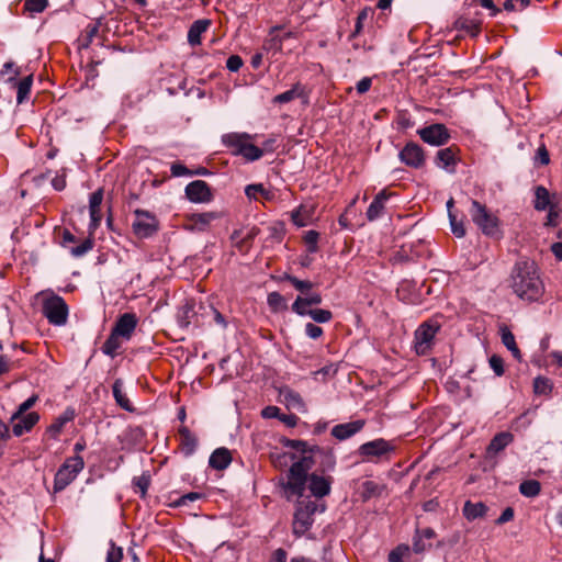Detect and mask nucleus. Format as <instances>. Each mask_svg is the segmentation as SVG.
Segmentation results:
<instances>
[{"label": "nucleus", "mask_w": 562, "mask_h": 562, "mask_svg": "<svg viewBox=\"0 0 562 562\" xmlns=\"http://www.w3.org/2000/svg\"><path fill=\"white\" fill-rule=\"evenodd\" d=\"M313 459L310 456H303L300 460L293 462L289 470L288 482L285 490L291 495L304 497V492L307 487L311 494L316 498H322L330 493L331 477L318 474L307 475V472L313 467Z\"/></svg>", "instance_id": "obj_1"}, {"label": "nucleus", "mask_w": 562, "mask_h": 562, "mask_svg": "<svg viewBox=\"0 0 562 562\" xmlns=\"http://www.w3.org/2000/svg\"><path fill=\"white\" fill-rule=\"evenodd\" d=\"M509 288L522 301L537 302L544 293V284L533 260H518L509 274Z\"/></svg>", "instance_id": "obj_2"}, {"label": "nucleus", "mask_w": 562, "mask_h": 562, "mask_svg": "<svg viewBox=\"0 0 562 562\" xmlns=\"http://www.w3.org/2000/svg\"><path fill=\"white\" fill-rule=\"evenodd\" d=\"M296 508L293 517V532L296 536L304 535L314 522V514L316 512H324V505L319 504L317 499L313 501L310 497H299Z\"/></svg>", "instance_id": "obj_3"}, {"label": "nucleus", "mask_w": 562, "mask_h": 562, "mask_svg": "<svg viewBox=\"0 0 562 562\" xmlns=\"http://www.w3.org/2000/svg\"><path fill=\"white\" fill-rule=\"evenodd\" d=\"M42 299V313L55 326H63L67 322L68 306L65 300L54 292L40 293Z\"/></svg>", "instance_id": "obj_4"}, {"label": "nucleus", "mask_w": 562, "mask_h": 562, "mask_svg": "<svg viewBox=\"0 0 562 562\" xmlns=\"http://www.w3.org/2000/svg\"><path fill=\"white\" fill-rule=\"evenodd\" d=\"M469 213L473 223L484 235L491 237L499 236V220L496 215L491 213L484 204H481L476 200H472Z\"/></svg>", "instance_id": "obj_5"}, {"label": "nucleus", "mask_w": 562, "mask_h": 562, "mask_svg": "<svg viewBox=\"0 0 562 562\" xmlns=\"http://www.w3.org/2000/svg\"><path fill=\"white\" fill-rule=\"evenodd\" d=\"M440 327L441 324L436 318L428 319L417 327L414 335V347L417 355H427L431 350Z\"/></svg>", "instance_id": "obj_6"}, {"label": "nucleus", "mask_w": 562, "mask_h": 562, "mask_svg": "<svg viewBox=\"0 0 562 562\" xmlns=\"http://www.w3.org/2000/svg\"><path fill=\"white\" fill-rule=\"evenodd\" d=\"M83 467L85 461L79 456L66 459L55 475L54 491L60 492L66 488L82 471Z\"/></svg>", "instance_id": "obj_7"}, {"label": "nucleus", "mask_w": 562, "mask_h": 562, "mask_svg": "<svg viewBox=\"0 0 562 562\" xmlns=\"http://www.w3.org/2000/svg\"><path fill=\"white\" fill-rule=\"evenodd\" d=\"M134 216L132 227L137 237L147 238L158 231L159 222L153 213L137 209L134 211Z\"/></svg>", "instance_id": "obj_8"}, {"label": "nucleus", "mask_w": 562, "mask_h": 562, "mask_svg": "<svg viewBox=\"0 0 562 562\" xmlns=\"http://www.w3.org/2000/svg\"><path fill=\"white\" fill-rule=\"evenodd\" d=\"M417 134L423 139V142L431 146H442L450 139V133L448 128L440 123L419 128Z\"/></svg>", "instance_id": "obj_9"}, {"label": "nucleus", "mask_w": 562, "mask_h": 562, "mask_svg": "<svg viewBox=\"0 0 562 562\" xmlns=\"http://www.w3.org/2000/svg\"><path fill=\"white\" fill-rule=\"evenodd\" d=\"M223 216L221 212L211 211L204 213H193L187 217L184 228L189 232H205L211 224Z\"/></svg>", "instance_id": "obj_10"}, {"label": "nucleus", "mask_w": 562, "mask_h": 562, "mask_svg": "<svg viewBox=\"0 0 562 562\" xmlns=\"http://www.w3.org/2000/svg\"><path fill=\"white\" fill-rule=\"evenodd\" d=\"M400 160L407 167L419 169L425 165L424 149L416 143L409 142L400 151Z\"/></svg>", "instance_id": "obj_11"}, {"label": "nucleus", "mask_w": 562, "mask_h": 562, "mask_svg": "<svg viewBox=\"0 0 562 562\" xmlns=\"http://www.w3.org/2000/svg\"><path fill=\"white\" fill-rule=\"evenodd\" d=\"M186 195L193 203H206L212 200L210 187L202 180L190 182L186 187Z\"/></svg>", "instance_id": "obj_12"}, {"label": "nucleus", "mask_w": 562, "mask_h": 562, "mask_svg": "<svg viewBox=\"0 0 562 562\" xmlns=\"http://www.w3.org/2000/svg\"><path fill=\"white\" fill-rule=\"evenodd\" d=\"M251 136L247 133H228L222 136L223 144L229 148L231 153L239 156Z\"/></svg>", "instance_id": "obj_13"}, {"label": "nucleus", "mask_w": 562, "mask_h": 562, "mask_svg": "<svg viewBox=\"0 0 562 562\" xmlns=\"http://www.w3.org/2000/svg\"><path fill=\"white\" fill-rule=\"evenodd\" d=\"M136 325L137 318L135 314L125 313L117 319L112 331L127 340L131 338L133 331L136 328Z\"/></svg>", "instance_id": "obj_14"}, {"label": "nucleus", "mask_w": 562, "mask_h": 562, "mask_svg": "<svg viewBox=\"0 0 562 562\" xmlns=\"http://www.w3.org/2000/svg\"><path fill=\"white\" fill-rule=\"evenodd\" d=\"M40 420V415L35 412L23 414L20 418L12 420V431L14 436L20 437L24 432L30 431Z\"/></svg>", "instance_id": "obj_15"}, {"label": "nucleus", "mask_w": 562, "mask_h": 562, "mask_svg": "<svg viewBox=\"0 0 562 562\" xmlns=\"http://www.w3.org/2000/svg\"><path fill=\"white\" fill-rule=\"evenodd\" d=\"M363 426V420H355L346 424H339L333 427L331 436H334L338 440H345L360 431Z\"/></svg>", "instance_id": "obj_16"}, {"label": "nucleus", "mask_w": 562, "mask_h": 562, "mask_svg": "<svg viewBox=\"0 0 562 562\" xmlns=\"http://www.w3.org/2000/svg\"><path fill=\"white\" fill-rule=\"evenodd\" d=\"M457 164V148L451 146L437 151L436 165L439 168L452 171Z\"/></svg>", "instance_id": "obj_17"}, {"label": "nucleus", "mask_w": 562, "mask_h": 562, "mask_svg": "<svg viewBox=\"0 0 562 562\" xmlns=\"http://www.w3.org/2000/svg\"><path fill=\"white\" fill-rule=\"evenodd\" d=\"M322 303V295L319 293H312L306 297L297 296L296 300L292 304V311L300 315L304 316L310 311L307 307L311 305H318Z\"/></svg>", "instance_id": "obj_18"}, {"label": "nucleus", "mask_w": 562, "mask_h": 562, "mask_svg": "<svg viewBox=\"0 0 562 562\" xmlns=\"http://www.w3.org/2000/svg\"><path fill=\"white\" fill-rule=\"evenodd\" d=\"M389 196H390V194L385 190L380 191L375 195V198L369 205L367 213H366L367 218L369 221H371V222L375 221L376 218H379L382 215L383 210H384V204H385L386 200L389 199Z\"/></svg>", "instance_id": "obj_19"}, {"label": "nucleus", "mask_w": 562, "mask_h": 562, "mask_svg": "<svg viewBox=\"0 0 562 562\" xmlns=\"http://www.w3.org/2000/svg\"><path fill=\"white\" fill-rule=\"evenodd\" d=\"M514 440V436L508 431H503L494 436L491 440L486 453L488 457L495 456L504 450Z\"/></svg>", "instance_id": "obj_20"}, {"label": "nucleus", "mask_w": 562, "mask_h": 562, "mask_svg": "<svg viewBox=\"0 0 562 562\" xmlns=\"http://www.w3.org/2000/svg\"><path fill=\"white\" fill-rule=\"evenodd\" d=\"M211 22L206 19L196 20L190 26L188 32V42L191 46L201 44V35L207 31Z\"/></svg>", "instance_id": "obj_21"}, {"label": "nucleus", "mask_w": 562, "mask_h": 562, "mask_svg": "<svg viewBox=\"0 0 562 562\" xmlns=\"http://www.w3.org/2000/svg\"><path fill=\"white\" fill-rule=\"evenodd\" d=\"M232 462V456L226 448L216 449L210 457L209 464L216 470L226 469Z\"/></svg>", "instance_id": "obj_22"}, {"label": "nucleus", "mask_w": 562, "mask_h": 562, "mask_svg": "<svg viewBox=\"0 0 562 562\" xmlns=\"http://www.w3.org/2000/svg\"><path fill=\"white\" fill-rule=\"evenodd\" d=\"M390 449V446L387 441L383 439L373 440L367 443H363L360 447V453L362 456H373V457H380L384 453H386Z\"/></svg>", "instance_id": "obj_23"}, {"label": "nucleus", "mask_w": 562, "mask_h": 562, "mask_svg": "<svg viewBox=\"0 0 562 562\" xmlns=\"http://www.w3.org/2000/svg\"><path fill=\"white\" fill-rule=\"evenodd\" d=\"M486 512H487V507L485 504H483L481 502L472 503L470 501H467L464 503V506L462 509L463 516L470 521L484 517Z\"/></svg>", "instance_id": "obj_24"}, {"label": "nucleus", "mask_w": 562, "mask_h": 562, "mask_svg": "<svg viewBox=\"0 0 562 562\" xmlns=\"http://www.w3.org/2000/svg\"><path fill=\"white\" fill-rule=\"evenodd\" d=\"M113 396L116 404L127 412H133L134 408L127 397V395L123 392V381L121 379H116L112 386Z\"/></svg>", "instance_id": "obj_25"}, {"label": "nucleus", "mask_w": 562, "mask_h": 562, "mask_svg": "<svg viewBox=\"0 0 562 562\" xmlns=\"http://www.w3.org/2000/svg\"><path fill=\"white\" fill-rule=\"evenodd\" d=\"M550 206L552 204L549 191L544 187L538 186L535 190V209L544 211Z\"/></svg>", "instance_id": "obj_26"}, {"label": "nucleus", "mask_w": 562, "mask_h": 562, "mask_svg": "<svg viewBox=\"0 0 562 562\" xmlns=\"http://www.w3.org/2000/svg\"><path fill=\"white\" fill-rule=\"evenodd\" d=\"M284 403L289 408L296 409L299 412H305V404L301 395L294 391L285 390L282 392Z\"/></svg>", "instance_id": "obj_27"}, {"label": "nucleus", "mask_w": 562, "mask_h": 562, "mask_svg": "<svg viewBox=\"0 0 562 562\" xmlns=\"http://www.w3.org/2000/svg\"><path fill=\"white\" fill-rule=\"evenodd\" d=\"M121 346H122V337H120L119 335L111 331L110 336L108 337V339L104 341V344L102 346V351L105 355L113 358L117 355V350L121 348Z\"/></svg>", "instance_id": "obj_28"}, {"label": "nucleus", "mask_w": 562, "mask_h": 562, "mask_svg": "<svg viewBox=\"0 0 562 562\" xmlns=\"http://www.w3.org/2000/svg\"><path fill=\"white\" fill-rule=\"evenodd\" d=\"M302 92H303V90L301 88V85L295 83L290 90H288L283 93L277 94L272 101H273V103H279V104L289 103V102L293 101L294 99L300 98L302 95Z\"/></svg>", "instance_id": "obj_29"}, {"label": "nucleus", "mask_w": 562, "mask_h": 562, "mask_svg": "<svg viewBox=\"0 0 562 562\" xmlns=\"http://www.w3.org/2000/svg\"><path fill=\"white\" fill-rule=\"evenodd\" d=\"M291 217L296 226L303 227L310 223L312 211L307 206L301 205L297 210L292 212Z\"/></svg>", "instance_id": "obj_30"}, {"label": "nucleus", "mask_w": 562, "mask_h": 562, "mask_svg": "<svg viewBox=\"0 0 562 562\" xmlns=\"http://www.w3.org/2000/svg\"><path fill=\"white\" fill-rule=\"evenodd\" d=\"M32 82H33L32 76H27L15 83L18 103H23L25 100H27L30 91H31Z\"/></svg>", "instance_id": "obj_31"}, {"label": "nucleus", "mask_w": 562, "mask_h": 562, "mask_svg": "<svg viewBox=\"0 0 562 562\" xmlns=\"http://www.w3.org/2000/svg\"><path fill=\"white\" fill-rule=\"evenodd\" d=\"M181 442L188 454L192 453L198 445L195 436L187 428L181 427L179 429Z\"/></svg>", "instance_id": "obj_32"}, {"label": "nucleus", "mask_w": 562, "mask_h": 562, "mask_svg": "<svg viewBox=\"0 0 562 562\" xmlns=\"http://www.w3.org/2000/svg\"><path fill=\"white\" fill-rule=\"evenodd\" d=\"M541 484L537 480H526L520 483L519 492L526 497H536L540 494Z\"/></svg>", "instance_id": "obj_33"}, {"label": "nucleus", "mask_w": 562, "mask_h": 562, "mask_svg": "<svg viewBox=\"0 0 562 562\" xmlns=\"http://www.w3.org/2000/svg\"><path fill=\"white\" fill-rule=\"evenodd\" d=\"M383 486L374 481H364L361 484V495L364 499L378 496L382 493Z\"/></svg>", "instance_id": "obj_34"}, {"label": "nucleus", "mask_w": 562, "mask_h": 562, "mask_svg": "<svg viewBox=\"0 0 562 562\" xmlns=\"http://www.w3.org/2000/svg\"><path fill=\"white\" fill-rule=\"evenodd\" d=\"M267 302L273 312H281L288 308L285 299L279 292L269 293Z\"/></svg>", "instance_id": "obj_35"}, {"label": "nucleus", "mask_w": 562, "mask_h": 562, "mask_svg": "<svg viewBox=\"0 0 562 562\" xmlns=\"http://www.w3.org/2000/svg\"><path fill=\"white\" fill-rule=\"evenodd\" d=\"M533 391L538 395H548L552 391V382L546 376H537L533 380Z\"/></svg>", "instance_id": "obj_36"}, {"label": "nucleus", "mask_w": 562, "mask_h": 562, "mask_svg": "<svg viewBox=\"0 0 562 562\" xmlns=\"http://www.w3.org/2000/svg\"><path fill=\"white\" fill-rule=\"evenodd\" d=\"M239 156H243L247 161H256L263 156V151L249 140Z\"/></svg>", "instance_id": "obj_37"}, {"label": "nucleus", "mask_w": 562, "mask_h": 562, "mask_svg": "<svg viewBox=\"0 0 562 562\" xmlns=\"http://www.w3.org/2000/svg\"><path fill=\"white\" fill-rule=\"evenodd\" d=\"M72 412L64 413L48 427V431L55 436L58 435L63 430L64 426L72 419Z\"/></svg>", "instance_id": "obj_38"}, {"label": "nucleus", "mask_w": 562, "mask_h": 562, "mask_svg": "<svg viewBox=\"0 0 562 562\" xmlns=\"http://www.w3.org/2000/svg\"><path fill=\"white\" fill-rule=\"evenodd\" d=\"M282 280L289 281L297 291L302 293L307 292L313 288V283L311 281H303L291 274H284Z\"/></svg>", "instance_id": "obj_39"}, {"label": "nucleus", "mask_w": 562, "mask_h": 562, "mask_svg": "<svg viewBox=\"0 0 562 562\" xmlns=\"http://www.w3.org/2000/svg\"><path fill=\"white\" fill-rule=\"evenodd\" d=\"M306 315L316 323H328L333 318L331 312L323 308L310 310Z\"/></svg>", "instance_id": "obj_40"}, {"label": "nucleus", "mask_w": 562, "mask_h": 562, "mask_svg": "<svg viewBox=\"0 0 562 562\" xmlns=\"http://www.w3.org/2000/svg\"><path fill=\"white\" fill-rule=\"evenodd\" d=\"M37 400H38L37 395H32L26 401L21 403L19 405L16 412L12 415L11 420H15V419L20 418L23 414H25L31 407H33L35 405Z\"/></svg>", "instance_id": "obj_41"}, {"label": "nucleus", "mask_w": 562, "mask_h": 562, "mask_svg": "<svg viewBox=\"0 0 562 562\" xmlns=\"http://www.w3.org/2000/svg\"><path fill=\"white\" fill-rule=\"evenodd\" d=\"M123 560V549L117 547L113 541L110 542V548L106 553V562H121Z\"/></svg>", "instance_id": "obj_42"}, {"label": "nucleus", "mask_w": 562, "mask_h": 562, "mask_svg": "<svg viewBox=\"0 0 562 562\" xmlns=\"http://www.w3.org/2000/svg\"><path fill=\"white\" fill-rule=\"evenodd\" d=\"M93 247V241L90 238L85 239L78 246L70 248V254L74 257H81L88 251H90Z\"/></svg>", "instance_id": "obj_43"}, {"label": "nucleus", "mask_w": 562, "mask_h": 562, "mask_svg": "<svg viewBox=\"0 0 562 562\" xmlns=\"http://www.w3.org/2000/svg\"><path fill=\"white\" fill-rule=\"evenodd\" d=\"M47 4V0H25L24 8L26 11L40 13L46 9Z\"/></svg>", "instance_id": "obj_44"}, {"label": "nucleus", "mask_w": 562, "mask_h": 562, "mask_svg": "<svg viewBox=\"0 0 562 562\" xmlns=\"http://www.w3.org/2000/svg\"><path fill=\"white\" fill-rule=\"evenodd\" d=\"M0 74L2 77L9 75L7 80L14 81L16 77L20 75V69L15 67V64L13 61H8L3 65Z\"/></svg>", "instance_id": "obj_45"}, {"label": "nucleus", "mask_w": 562, "mask_h": 562, "mask_svg": "<svg viewBox=\"0 0 562 562\" xmlns=\"http://www.w3.org/2000/svg\"><path fill=\"white\" fill-rule=\"evenodd\" d=\"M245 194L249 199H257L258 194H262L266 198L269 196V192L263 188L262 184H249L245 189Z\"/></svg>", "instance_id": "obj_46"}, {"label": "nucleus", "mask_w": 562, "mask_h": 562, "mask_svg": "<svg viewBox=\"0 0 562 562\" xmlns=\"http://www.w3.org/2000/svg\"><path fill=\"white\" fill-rule=\"evenodd\" d=\"M456 24H457L458 27L464 29L468 32H470L471 35H473V36H475L479 33V31H480L479 24L475 21H473V20L459 19L456 22Z\"/></svg>", "instance_id": "obj_47"}, {"label": "nucleus", "mask_w": 562, "mask_h": 562, "mask_svg": "<svg viewBox=\"0 0 562 562\" xmlns=\"http://www.w3.org/2000/svg\"><path fill=\"white\" fill-rule=\"evenodd\" d=\"M449 220L451 225L452 233L461 238L465 235V228L462 222H458L457 216L452 213H449Z\"/></svg>", "instance_id": "obj_48"}, {"label": "nucleus", "mask_w": 562, "mask_h": 562, "mask_svg": "<svg viewBox=\"0 0 562 562\" xmlns=\"http://www.w3.org/2000/svg\"><path fill=\"white\" fill-rule=\"evenodd\" d=\"M259 233V229L257 227H251L248 229L245 236H241V233L239 231H235L232 235L233 240H239L240 243H246L248 240L254 239Z\"/></svg>", "instance_id": "obj_49"}, {"label": "nucleus", "mask_w": 562, "mask_h": 562, "mask_svg": "<svg viewBox=\"0 0 562 562\" xmlns=\"http://www.w3.org/2000/svg\"><path fill=\"white\" fill-rule=\"evenodd\" d=\"M318 237H319V235L315 231H308L305 234L304 240H305V244L307 245V248H308L310 252H315L316 251Z\"/></svg>", "instance_id": "obj_50"}, {"label": "nucleus", "mask_w": 562, "mask_h": 562, "mask_svg": "<svg viewBox=\"0 0 562 562\" xmlns=\"http://www.w3.org/2000/svg\"><path fill=\"white\" fill-rule=\"evenodd\" d=\"M200 497H201V494H199L196 492H191V493H188L186 495H182L181 497L176 499L171 505L173 507L186 506L190 502H194V501L199 499Z\"/></svg>", "instance_id": "obj_51"}, {"label": "nucleus", "mask_w": 562, "mask_h": 562, "mask_svg": "<svg viewBox=\"0 0 562 562\" xmlns=\"http://www.w3.org/2000/svg\"><path fill=\"white\" fill-rule=\"evenodd\" d=\"M529 0H506L504 2V9L506 11L522 10L528 7Z\"/></svg>", "instance_id": "obj_52"}, {"label": "nucleus", "mask_w": 562, "mask_h": 562, "mask_svg": "<svg viewBox=\"0 0 562 562\" xmlns=\"http://www.w3.org/2000/svg\"><path fill=\"white\" fill-rule=\"evenodd\" d=\"M103 199V192L102 190H97L93 192L89 200V210L92 211V213H95V210H99L102 203Z\"/></svg>", "instance_id": "obj_53"}, {"label": "nucleus", "mask_w": 562, "mask_h": 562, "mask_svg": "<svg viewBox=\"0 0 562 562\" xmlns=\"http://www.w3.org/2000/svg\"><path fill=\"white\" fill-rule=\"evenodd\" d=\"M408 551L407 546H398L389 553L390 562H403L404 554Z\"/></svg>", "instance_id": "obj_54"}, {"label": "nucleus", "mask_w": 562, "mask_h": 562, "mask_svg": "<svg viewBox=\"0 0 562 562\" xmlns=\"http://www.w3.org/2000/svg\"><path fill=\"white\" fill-rule=\"evenodd\" d=\"M490 366L497 376H501L504 374V363H503V359L501 357L493 355L490 358Z\"/></svg>", "instance_id": "obj_55"}, {"label": "nucleus", "mask_w": 562, "mask_h": 562, "mask_svg": "<svg viewBox=\"0 0 562 562\" xmlns=\"http://www.w3.org/2000/svg\"><path fill=\"white\" fill-rule=\"evenodd\" d=\"M430 547V544H426L424 542V539L422 538V536L419 535V532H415V536L413 538V550L415 553H423L424 551H426L428 548Z\"/></svg>", "instance_id": "obj_56"}, {"label": "nucleus", "mask_w": 562, "mask_h": 562, "mask_svg": "<svg viewBox=\"0 0 562 562\" xmlns=\"http://www.w3.org/2000/svg\"><path fill=\"white\" fill-rule=\"evenodd\" d=\"M305 334L311 339H317L323 335V329H322V327H319L313 323H307L305 325Z\"/></svg>", "instance_id": "obj_57"}, {"label": "nucleus", "mask_w": 562, "mask_h": 562, "mask_svg": "<svg viewBox=\"0 0 562 562\" xmlns=\"http://www.w3.org/2000/svg\"><path fill=\"white\" fill-rule=\"evenodd\" d=\"M243 66V59L238 55H232L227 58L226 67L229 71H238Z\"/></svg>", "instance_id": "obj_58"}, {"label": "nucleus", "mask_w": 562, "mask_h": 562, "mask_svg": "<svg viewBox=\"0 0 562 562\" xmlns=\"http://www.w3.org/2000/svg\"><path fill=\"white\" fill-rule=\"evenodd\" d=\"M502 341L507 347L508 350L513 349L516 346L515 337L510 330L504 328L502 330Z\"/></svg>", "instance_id": "obj_59"}, {"label": "nucleus", "mask_w": 562, "mask_h": 562, "mask_svg": "<svg viewBox=\"0 0 562 562\" xmlns=\"http://www.w3.org/2000/svg\"><path fill=\"white\" fill-rule=\"evenodd\" d=\"M536 159L543 166L550 162V156L544 145L538 148Z\"/></svg>", "instance_id": "obj_60"}, {"label": "nucleus", "mask_w": 562, "mask_h": 562, "mask_svg": "<svg viewBox=\"0 0 562 562\" xmlns=\"http://www.w3.org/2000/svg\"><path fill=\"white\" fill-rule=\"evenodd\" d=\"M170 171L173 177H182V176L191 175V172L188 170V168L181 164H172Z\"/></svg>", "instance_id": "obj_61"}, {"label": "nucleus", "mask_w": 562, "mask_h": 562, "mask_svg": "<svg viewBox=\"0 0 562 562\" xmlns=\"http://www.w3.org/2000/svg\"><path fill=\"white\" fill-rule=\"evenodd\" d=\"M372 80L369 77H364L358 81L356 89L359 94H363L371 88Z\"/></svg>", "instance_id": "obj_62"}, {"label": "nucleus", "mask_w": 562, "mask_h": 562, "mask_svg": "<svg viewBox=\"0 0 562 562\" xmlns=\"http://www.w3.org/2000/svg\"><path fill=\"white\" fill-rule=\"evenodd\" d=\"M13 361L7 355H0V375L9 372Z\"/></svg>", "instance_id": "obj_63"}, {"label": "nucleus", "mask_w": 562, "mask_h": 562, "mask_svg": "<svg viewBox=\"0 0 562 562\" xmlns=\"http://www.w3.org/2000/svg\"><path fill=\"white\" fill-rule=\"evenodd\" d=\"M514 518V509L512 507H507L503 510L502 515L497 518L496 524L503 525L507 521H510Z\"/></svg>", "instance_id": "obj_64"}]
</instances>
